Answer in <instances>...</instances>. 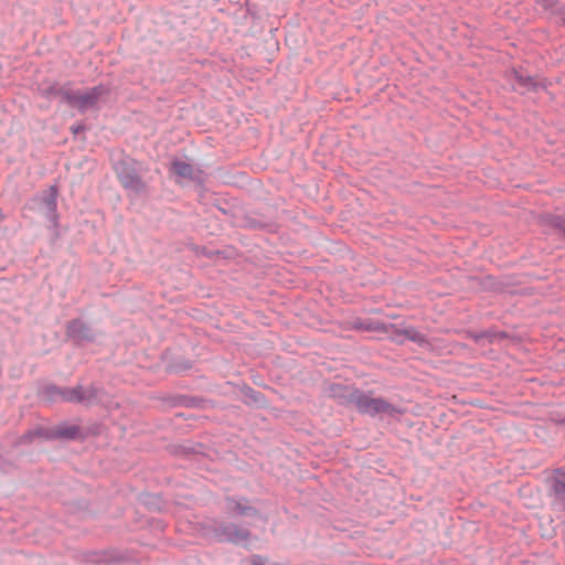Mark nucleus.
<instances>
[{
    "label": "nucleus",
    "instance_id": "nucleus-1",
    "mask_svg": "<svg viewBox=\"0 0 565 565\" xmlns=\"http://www.w3.org/2000/svg\"><path fill=\"white\" fill-rule=\"evenodd\" d=\"M107 88L99 85L85 90L71 92L65 94L67 103L81 111L96 106L102 96L107 94Z\"/></svg>",
    "mask_w": 565,
    "mask_h": 565
},
{
    "label": "nucleus",
    "instance_id": "nucleus-2",
    "mask_svg": "<svg viewBox=\"0 0 565 565\" xmlns=\"http://www.w3.org/2000/svg\"><path fill=\"white\" fill-rule=\"evenodd\" d=\"M350 404L354 405L360 412L366 414H376L385 408V403L372 398L367 395H364L358 391H355L354 396L352 397Z\"/></svg>",
    "mask_w": 565,
    "mask_h": 565
},
{
    "label": "nucleus",
    "instance_id": "nucleus-3",
    "mask_svg": "<svg viewBox=\"0 0 565 565\" xmlns=\"http://www.w3.org/2000/svg\"><path fill=\"white\" fill-rule=\"evenodd\" d=\"M98 391L95 387L84 388L78 386L68 390L64 393V398L70 402L90 403L96 396Z\"/></svg>",
    "mask_w": 565,
    "mask_h": 565
},
{
    "label": "nucleus",
    "instance_id": "nucleus-4",
    "mask_svg": "<svg viewBox=\"0 0 565 565\" xmlns=\"http://www.w3.org/2000/svg\"><path fill=\"white\" fill-rule=\"evenodd\" d=\"M356 390L351 386H343L341 384H333L330 386V393L333 397L344 401L350 404Z\"/></svg>",
    "mask_w": 565,
    "mask_h": 565
},
{
    "label": "nucleus",
    "instance_id": "nucleus-5",
    "mask_svg": "<svg viewBox=\"0 0 565 565\" xmlns=\"http://www.w3.org/2000/svg\"><path fill=\"white\" fill-rule=\"evenodd\" d=\"M67 334L75 339H86L89 335V329L83 321L74 320L67 327Z\"/></svg>",
    "mask_w": 565,
    "mask_h": 565
},
{
    "label": "nucleus",
    "instance_id": "nucleus-6",
    "mask_svg": "<svg viewBox=\"0 0 565 565\" xmlns=\"http://www.w3.org/2000/svg\"><path fill=\"white\" fill-rule=\"evenodd\" d=\"M553 489L562 505L565 507V472L556 473Z\"/></svg>",
    "mask_w": 565,
    "mask_h": 565
},
{
    "label": "nucleus",
    "instance_id": "nucleus-7",
    "mask_svg": "<svg viewBox=\"0 0 565 565\" xmlns=\"http://www.w3.org/2000/svg\"><path fill=\"white\" fill-rule=\"evenodd\" d=\"M173 172L183 179H191L193 174V168L190 163L184 161H174L172 163Z\"/></svg>",
    "mask_w": 565,
    "mask_h": 565
},
{
    "label": "nucleus",
    "instance_id": "nucleus-8",
    "mask_svg": "<svg viewBox=\"0 0 565 565\" xmlns=\"http://www.w3.org/2000/svg\"><path fill=\"white\" fill-rule=\"evenodd\" d=\"M169 371L172 373H183L191 369V363L184 355H177V360L168 363Z\"/></svg>",
    "mask_w": 565,
    "mask_h": 565
},
{
    "label": "nucleus",
    "instance_id": "nucleus-9",
    "mask_svg": "<svg viewBox=\"0 0 565 565\" xmlns=\"http://www.w3.org/2000/svg\"><path fill=\"white\" fill-rule=\"evenodd\" d=\"M514 78H515L518 85L521 87H529L531 85L530 78H524L521 75H519L518 73H514Z\"/></svg>",
    "mask_w": 565,
    "mask_h": 565
},
{
    "label": "nucleus",
    "instance_id": "nucleus-10",
    "mask_svg": "<svg viewBox=\"0 0 565 565\" xmlns=\"http://www.w3.org/2000/svg\"><path fill=\"white\" fill-rule=\"evenodd\" d=\"M399 337V334L397 333V331H393L391 329V335H390V339L391 340H397V338Z\"/></svg>",
    "mask_w": 565,
    "mask_h": 565
},
{
    "label": "nucleus",
    "instance_id": "nucleus-11",
    "mask_svg": "<svg viewBox=\"0 0 565 565\" xmlns=\"http://www.w3.org/2000/svg\"><path fill=\"white\" fill-rule=\"evenodd\" d=\"M55 200H56V195H55V193H53L52 199H51V201H50V205H51L52 207H55Z\"/></svg>",
    "mask_w": 565,
    "mask_h": 565
},
{
    "label": "nucleus",
    "instance_id": "nucleus-12",
    "mask_svg": "<svg viewBox=\"0 0 565 565\" xmlns=\"http://www.w3.org/2000/svg\"><path fill=\"white\" fill-rule=\"evenodd\" d=\"M557 226L565 233V221L557 223Z\"/></svg>",
    "mask_w": 565,
    "mask_h": 565
},
{
    "label": "nucleus",
    "instance_id": "nucleus-13",
    "mask_svg": "<svg viewBox=\"0 0 565 565\" xmlns=\"http://www.w3.org/2000/svg\"><path fill=\"white\" fill-rule=\"evenodd\" d=\"M245 539H246V535H243L242 539H237V541L245 540Z\"/></svg>",
    "mask_w": 565,
    "mask_h": 565
}]
</instances>
